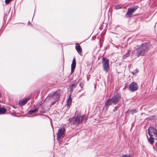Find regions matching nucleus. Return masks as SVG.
Returning a JSON list of instances; mask_svg holds the SVG:
<instances>
[{
	"label": "nucleus",
	"mask_w": 157,
	"mask_h": 157,
	"mask_svg": "<svg viewBox=\"0 0 157 157\" xmlns=\"http://www.w3.org/2000/svg\"><path fill=\"white\" fill-rule=\"evenodd\" d=\"M130 55L129 53V51H128L123 56V58L124 59H126L127 57L128 56Z\"/></svg>",
	"instance_id": "17"
},
{
	"label": "nucleus",
	"mask_w": 157,
	"mask_h": 157,
	"mask_svg": "<svg viewBox=\"0 0 157 157\" xmlns=\"http://www.w3.org/2000/svg\"><path fill=\"white\" fill-rule=\"evenodd\" d=\"M121 157H131L130 155H124Z\"/></svg>",
	"instance_id": "21"
},
{
	"label": "nucleus",
	"mask_w": 157,
	"mask_h": 157,
	"mask_svg": "<svg viewBox=\"0 0 157 157\" xmlns=\"http://www.w3.org/2000/svg\"><path fill=\"white\" fill-rule=\"evenodd\" d=\"M75 49L79 54L81 55L82 52V49L78 44H76Z\"/></svg>",
	"instance_id": "11"
},
{
	"label": "nucleus",
	"mask_w": 157,
	"mask_h": 157,
	"mask_svg": "<svg viewBox=\"0 0 157 157\" xmlns=\"http://www.w3.org/2000/svg\"><path fill=\"white\" fill-rule=\"evenodd\" d=\"M121 8V6L120 5H116L115 6L114 8L116 10L120 9Z\"/></svg>",
	"instance_id": "19"
},
{
	"label": "nucleus",
	"mask_w": 157,
	"mask_h": 157,
	"mask_svg": "<svg viewBox=\"0 0 157 157\" xmlns=\"http://www.w3.org/2000/svg\"><path fill=\"white\" fill-rule=\"evenodd\" d=\"M138 88L137 84L135 82H132L129 86V90L132 92H134Z\"/></svg>",
	"instance_id": "8"
},
{
	"label": "nucleus",
	"mask_w": 157,
	"mask_h": 157,
	"mask_svg": "<svg viewBox=\"0 0 157 157\" xmlns=\"http://www.w3.org/2000/svg\"><path fill=\"white\" fill-rule=\"evenodd\" d=\"M138 72V71L137 70V69L135 70L132 72V74L133 75H135Z\"/></svg>",
	"instance_id": "20"
},
{
	"label": "nucleus",
	"mask_w": 157,
	"mask_h": 157,
	"mask_svg": "<svg viewBox=\"0 0 157 157\" xmlns=\"http://www.w3.org/2000/svg\"><path fill=\"white\" fill-rule=\"evenodd\" d=\"M76 60H75V58L74 57L73 58L72 62L71 65V74H72L76 67Z\"/></svg>",
	"instance_id": "10"
},
{
	"label": "nucleus",
	"mask_w": 157,
	"mask_h": 157,
	"mask_svg": "<svg viewBox=\"0 0 157 157\" xmlns=\"http://www.w3.org/2000/svg\"><path fill=\"white\" fill-rule=\"evenodd\" d=\"M137 9V8L136 7L129 8L128 9L127 13L125 14V17L127 18L131 17L132 14L135 12Z\"/></svg>",
	"instance_id": "7"
},
{
	"label": "nucleus",
	"mask_w": 157,
	"mask_h": 157,
	"mask_svg": "<svg viewBox=\"0 0 157 157\" xmlns=\"http://www.w3.org/2000/svg\"><path fill=\"white\" fill-rule=\"evenodd\" d=\"M65 132V129L64 127H62L60 128L58 130L57 137L58 140H60L63 137Z\"/></svg>",
	"instance_id": "5"
},
{
	"label": "nucleus",
	"mask_w": 157,
	"mask_h": 157,
	"mask_svg": "<svg viewBox=\"0 0 157 157\" xmlns=\"http://www.w3.org/2000/svg\"><path fill=\"white\" fill-rule=\"evenodd\" d=\"M1 93L0 92V98H1Z\"/></svg>",
	"instance_id": "24"
},
{
	"label": "nucleus",
	"mask_w": 157,
	"mask_h": 157,
	"mask_svg": "<svg viewBox=\"0 0 157 157\" xmlns=\"http://www.w3.org/2000/svg\"><path fill=\"white\" fill-rule=\"evenodd\" d=\"M72 99L71 98V95L69 96V97L67 101V105L68 107H69L71 104Z\"/></svg>",
	"instance_id": "14"
},
{
	"label": "nucleus",
	"mask_w": 157,
	"mask_h": 157,
	"mask_svg": "<svg viewBox=\"0 0 157 157\" xmlns=\"http://www.w3.org/2000/svg\"><path fill=\"white\" fill-rule=\"evenodd\" d=\"M121 97L119 95H114L111 98L113 104H117L121 100Z\"/></svg>",
	"instance_id": "9"
},
{
	"label": "nucleus",
	"mask_w": 157,
	"mask_h": 157,
	"mask_svg": "<svg viewBox=\"0 0 157 157\" xmlns=\"http://www.w3.org/2000/svg\"><path fill=\"white\" fill-rule=\"evenodd\" d=\"M85 116H81L79 114H75V116L71 119V122L75 125H77L81 123L85 118Z\"/></svg>",
	"instance_id": "3"
},
{
	"label": "nucleus",
	"mask_w": 157,
	"mask_h": 157,
	"mask_svg": "<svg viewBox=\"0 0 157 157\" xmlns=\"http://www.w3.org/2000/svg\"><path fill=\"white\" fill-rule=\"evenodd\" d=\"M75 84H72L71 86V87L73 88V87L74 88H75Z\"/></svg>",
	"instance_id": "23"
},
{
	"label": "nucleus",
	"mask_w": 157,
	"mask_h": 157,
	"mask_svg": "<svg viewBox=\"0 0 157 157\" xmlns=\"http://www.w3.org/2000/svg\"><path fill=\"white\" fill-rule=\"evenodd\" d=\"M149 48L148 44L144 43L136 46V55L137 57L145 55L148 52Z\"/></svg>",
	"instance_id": "1"
},
{
	"label": "nucleus",
	"mask_w": 157,
	"mask_h": 157,
	"mask_svg": "<svg viewBox=\"0 0 157 157\" xmlns=\"http://www.w3.org/2000/svg\"><path fill=\"white\" fill-rule=\"evenodd\" d=\"M111 99L107 100L105 103V106L108 108L109 105H110L112 104Z\"/></svg>",
	"instance_id": "13"
},
{
	"label": "nucleus",
	"mask_w": 157,
	"mask_h": 157,
	"mask_svg": "<svg viewBox=\"0 0 157 157\" xmlns=\"http://www.w3.org/2000/svg\"><path fill=\"white\" fill-rule=\"evenodd\" d=\"M38 111V109H35L33 110H30L29 111V113L31 115L33 114L35 112H36Z\"/></svg>",
	"instance_id": "15"
},
{
	"label": "nucleus",
	"mask_w": 157,
	"mask_h": 157,
	"mask_svg": "<svg viewBox=\"0 0 157 157\" xmlns=\"http://www.w3.org/2000/svg\"><path fill=\"white\" fill-rule=\"evenodd\" d=\"M148 133L150 136L149 139L147 138L148 141L151 144H153L154 140H157V131L155 128L150 127L148 129Z\"/></svg>",
	"instance_id": "2"
},
{
	"label": "nucleus",
	"mask_w": 157,
	"mask_h": 157,
	"mask_svg": "<svg viewBox=\"0 0 157 157\" xmlns=\"http://www.w3.org/2000/svg\"><path fill=\"white\" fill-rule=\"evenodd\" d=\"M59 98V94L56 92L54 93L52 95L48 96L47 98H49L51 101H54L52 103V105H53L55 102L58 100Z\"/></svg>",
	"instance_id": "4"
},
{
	"label": "nucleus",
	"mask_w": 157,
	"mask_h": 157,
	"mask_svg": "<svg viewBox=\"0 0 157 157\" xmlns=\"http://www.w3.org/2000/svg\"><path fill=\"white\" fill-rule=\"evenodd\" d=\"M102 64L104 70L106 72H107L109 68V60L103 58L102 60Z\"/></svg>",
	"instance_id": "6"
},
{
	"label": "nucleus",
	"mask_w": 157,
	"mask_h": 157,
	"mask_svg": "<svg viewBox=\"0 0 157 157\" xmlns=\"http://www.w3.org/2000/svg\"><path fill=\"white\" fill-rule=\"evenodd\" d=\"M28 100L26 98L23 99L19 101V104L20 105L22 106L25 104Z\"/></svg>",
	"instance_id": "12"
},
{
	"label": "nucleus",
	"mask_w": 157,
	"mask_h": 157,
	"mask_svg": "<svg viewBox=\"0 0 157 157\" xmlns=\"http://www.w3.org/2000/svg\"><path fill=\"white\" fill-rule=\"evenodd\" d=\"M11 0H5V2L6 4H7L10 3Z\"/></svg>",
	"instance_id": "22"
},
{
	"label": "nucleus",
	"mask_w": 157,
	"mask_h": 157,
	"mask_svg": "<svg viewBox=\"0 0 157 157\" xmlns=\"http://www.w3.org/2000/svg\"><path fill=\"white\" fill-rule=\"evenodd\" d=\"M6 112V109L5 108L1 107L0 108V113H3Z\"/></svg>",
	"instance_id": "16"
},
{
	"label": "nucleus",
	"mask_w": 157,
	"mask_h": 157,
	"mask_svg": "<svg viewBox=\"0 0 157 157\" xmlns=\"http://www.w3.org/2000/svg\"><path fill=\"white\" fill-rule=\"evenodd\" d=\"M137 111L136 109H132L130 111V112L132 114H133L134 113H136L137 112Z\"/></svg>",
	"instance_id": "18"
}]
</instances>
